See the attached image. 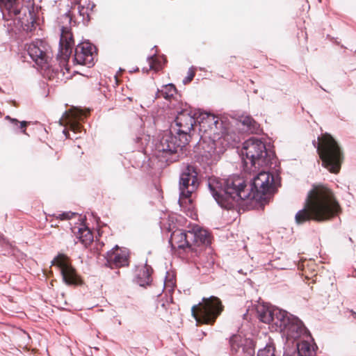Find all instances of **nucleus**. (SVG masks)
Masks as SVG:
<instances>
[{"label":"nucleus","instance_id":"f257e3e1","mask_svg":"<svg viewBox=\"0 0 356 356\" xmlns=\"http://www.w3.org/2000/svg\"><path fill=\"white\" fill-rule=\"evenodd\" d=\"M274 177L268 172H260L253 179L250 190L246 189L245 181L238 175L227 179L211 177L209 188L218 204L226 209H232L242 200L261 201L264 196L273 190Z\"/></svg>","mask_w":356,"mask_h":356},{"label":"nucleus","instance_id":"f03ea898","mask_svg":"<svg viewBox=\"0 0 356 356\" xmlns=\"http://www.w3.org/2000/svg\"><path fill=\"white\" fill-rule=\"evenodd\" d=\"M341 213V208L332 191L328 188L314 186L307 196L304 207L295 216L298 225L307 221L325 222Z\"/></svg>","mask_w":356,"mask_h":356},{"label":"nucleus","instance_id":"7ed1b4c3","mask_svg":"<svg viewBox=\"0 0 356 356\" xmlns=\"http://www.w3.org/2000/svg\"><path fill=\"white\" fill-rule=\"evenodd\" d=\"M0 8L10 31L22 29L26 32H31L35 29L33 13L24 8L22 0H0Z\"/></svg>","mask_w":356,"mask_h":356},{"label":"nucleus","instance_id":"20e7f679","mask_svg":"<svg viewBox=\"0 0 356 356\" xmlns=\"http://www.w3.org/2000/svg\"><path fill=\"white\" fill-rule=\"evenodd\" d=\"M317 152L322 165L334 174L339 172L344 159L343 152L335 139L327 133L318 138Z\"/></svg>","mask_w":356,"mask_h":356},{"label":"nucleus","instance_id":"39448f33","mask_svg":"<svg viewBox=\"0 0 356 356\" xmlns=\"http://www.w3.org/2000/svg\"><path fill=\"white\" fill-rule=\"evenodd\" d=\"M242 154L245 156V163L248 160L255 168L267 167L273 159V152L268 150L265 143L261 139L252 137L244 142Z\"/></svg>","mask_w":356,"mask_h":356},{"label":"nucleus","instance_id":"423d86ee","mask_svg":"<svg viewBox=\"0 0 356 356\" xmlns=\"http://www.w3.org/2000/svg\"><path fill=\"white\" fill-rule=\"evenodd\" d=\"M199 134L204 143L207 140H222L228 143L227 129L223 121L218 116L208 113H199Z\"/></svg>","mask_w":356,"mask_h":356},{"label":"nucleus","instance_id":"0eeeda50","mask_svg":"<svg viewBox=\"0 0 356 356\" xmlns=\"http://www.w3.org/2000/svg\"><path fill=\"white\" fill-rule=\"evenodd\" d=\"M221 300L216 297L204 298L202 301L191 308L192 315L197 324L213 325L223 311Z\"/></svg>","mask_w":356,"mask_h":356},{"label":"nucleus","instance_id":"6e6552de","mask_svg":"<svg viewBox=\"0 0 356 356\" xmlns=\"http://www.w3.org/2000/svg\"><path fill=\"white\" fill-rule=\"evenodd\" d=\"M197 175L196 168L192 165H188L180 175L179 204L185 210L191 209V195L199 186Z\"/></svg>","mask_w":356,"mask_h":356},{"label":"nucleus","instance_id":"1a4fd4ad","mask_svg":"<svg viewBox=\"0 0 356 356\" xmlns=\"http://www.w3.org/2000/svg\"><path fill=\"white\" fill-rule=\"evenodd\" d=\"M198 112L191 107L185 108L177 113L175 120L177 135L182 137L181 144H188L195 133L194 127L200 120Z\"/></svg>","mask_w":356,"mask_h":356},{"label":"nucleus","instance_id":"9d476101","mask_svg":"<svg viewBox=\"0 0 356 356\" xmlns=\"http://www.w3.org/2000/svg\"><path fill=\"white\" fill-rule=\"evenodd\" d=\"M188 237L191 243L187 249V257L192 261L195 262L196 258L199 257L204 252L206 246L211 243V235L207 230L199 226H195L191 230H188Z\"/></svg>","mask_w":356,"mask_h":356},{"label":"nucleus","instance_id":"9b49d317","mask_svg":"<svg viewBox=\"0 0 356 356\" xmlns=\"http://www.w3.org/2000/svg\"><path fill=\"white\" fill-rule=\"evenodd\" d=\"M52 263L59 268L63 280L66 284L74 286L82 284V279L77 273L76 269L72 266L68 257L63 254H59L54 258Z\"/></svg>","mask_w":356,"mask_h":356},{"label":"nucleus","instance_id":"f8f14e48","mask_svg":"<svg viewBox=\"0 0 356 356\" xmlns=\"http://www.w3.org/2000/svg\"><path fill=\"white\" fill-rule=\"evenodd\" d=\"M60 51L57 55V59L61 67H64L69 72L68 61L72 54V47L74 45L72 33L67 27H63L60 38Z\"/></svg>","mask_w":356,"mask_h":356},{"label":"nucleus","instance_id":"ddd939ff","mask_svg":"<svg viewBox=\"0 0 356 356\" xmlns=\"http://www.w3.org/2000/svg\"><path fill=\"white\" fill-rule=\"evenodd\" d=\"M96 49L90 42H81L79 44L74 51V60L79 65L91 67L95 63Z\"/></svg>","mask_w":356,"mask_h":356},{"label":"nucleus","instance_id":"4468645a","mask_svg":"<svg viewBox=\"0 0 356 356\" xmlns=\"http://www.w3.org/2000/svg\"><path fill=\"white\" fill-rule=\"evenodd\" d=\"M182 137L178 138L170 131H165L163 134L160 142L156 145V149L166 155H170L177 152L178 149L185 147L187 144H181Z\"/></svg>","mask_w":356,"mask_h":356},{"label":"nucleus","instance_id":"2eb2a0df","mask_svg":"<svg viewBox=\"0 0 356 356\" xmlns=\"http://www.w3.org/2000/svg\"><path fill=\"white\" fill-rule=\"evenodd\" d=\"M86 117V114L77 108H71L65 111L60 121L63 125L68 127L75 134L81 133L83 126L81 122Z\"/></svg>","mask_w":356,"mask_h":356},{"label":"nucleus","instance_id":"dca6fc26","mask_svg":"<svg viewBox=\"0 0 356 356\" xmlns=\"http://www.w3.org/2000/svg\"><path fill=\"white\" fill-rule=\"evenodd\" d=\"M27 52L32 60L42 67L48 64L50 56L45 43L41 40L36 41L28 45Z\"/></svg>","mask_w":356,"mask_h":356},{"label":"nucleus","instance_id":"f3484780","mask_svg":"<svg viewBox=\"0 0 356 356\" xmlns=\"http://www.w3.org/2000/svg\"><path fill=\"white\" fill-rule=\"evenodd\" d=\"M105 258L106 260L105 266L111 268H119L129 266L128 254L118 245H115L112 250L108 251Z\"/></svg>","mask_w":356,"mask_h":356},{"label":"nucleus","instance_id":"a211bd4d","mask_svg":"<svg viewBox=\"0 0 356 356\" xmlns=\"http://www.w3.org/2000/svg\"><path fill=\"white\" fill-rule=\"evenodd\" d=\"M167 229L168 232H172L169 241L172 248L179 250H183V252L187 255V249L188 247L190 246L191 243L188 241V231L185 232L180 229H174L175 226L171 227L170 225Z\"/></svg>","mask_w":356,"mask_h":356},{"label":"nucleus","instance_id":"6ab92c4d","mask_svg":"<svg viewBox=\"0 0 356 356\" xmlns=\"http://www.w3.org/2000/svg\"><path fill=\"white\" fill-rule=\"evenodd\" d=\"M70 22L84 23L90 20L88 8L81 5L79 0H74L71 3L70 9L66 13Z\"/></svg>","mask_w":356,"mask_h":356},{"label":"nucleus","instance_id":"aec40b11","mask_svg":"<svg viewBox=\"0 0 356 356\" xmlns=\"http://www.w3.org/2000/svg\"><path fill=\"white\" fill-rule=\"evenodd\" d=\"M200 141L202 149L211 157H215L223 154L226 149V147L229 143H224L222 140L214 141L213 140H207L205 143L201 140Z\"/></svg>","mask_w":356,"mask_h":356},{"label":"nucleus","instance_id":"412c9836","mask_svg":"<svg viewBox=\"0 0 356 356\" xmlns=\"http://www.w3.org/2000/svg\"><path fill=\"white\" fill-rule=\"evenodd\" d=\"M284 331L289 337L298 339L306 332V327L300 319L293 317Z\"/></svg>","mask_w":356,"mask_h":356},{"label":"nucleus","instance_id":"4be33fe9","mask_svg":"<svg viewBox=\"0 0 356 356\" xmlns=\"http://www.w3.org/2000/svg\"><path fill=\"white\" fill-rule=\"evenodd\" d=\"M72 232L85 247H88L93 241L92 232L84 225L80 224L78 227H72Z\"/></svg>","mask_w":356,"mask_h":356},{"label":"nucleus","instance_id":"5701e85b","mask_svg":"<svg viewBox=\"0 0 356 356\" xmlns=\"http://www.w3.org/2000/svg\"><path fill=\"white\" fill-rule=\"evenodd\" d=\"M293 317V316H289L285 311L274 309L273 323L284 331Z\"/></svg>","mask_w":356,"mask_h":356},{"label":"nucleus","instance_id":"b1692460","mask_svg":"<svg viewBox=\"0 0 356 356\" xmlns=\"http://www.w3.org/2000/svg\"><path fill=\"white\" fill-rule=\"evenodd\" d=\"M316 264L313 261H303L298 266V269L302 271V275L305 276V279L309 280L316 276L315 270Z\"/></svg>","mask_w":356,"mask_h":356},{"label":"nucleus","instance_id":"393cba45","mask_svg":"<svg viewBox=\"0 0 356 356\" xmlns=\"http://www.w3.org/2000/svg\"><path fill=\"white\" fill-rule=\"evenodd\" d=\"M257 311L258 318L261 322L267 324L273 323L274 309L266 307L265 306H259Z\"/></svg>","mask_w":356,"mask_h":356},{"label":"nucleus","instance_id":"a878e982","mask_svg":"<svg viewBox=\"0 0 356 356\" xmlns=\"http://www.w3.org/2000/svg\"><path fill=\"white\" fill-rule=\"evenodd\" d=\"M177 93V89L175 86L172 84H167L162 86L161 89L158 90L156 92V97H163L165 99H171Z\"/></svg>","mask_w":356,"mask_h":356},{"label":"nucleus","instance_id":"bb28decb","mask_svg":"<svg viewBox=\"0 0 356 356\" xmlns=\"http://www.w3.org/2000/svg\"><path fill=\"white\" fill-rule=\"evenodd\" d=\"M240 122L247 127L251 134H257L260 130L259 124L250 116H242Z\"/></svg>","mask_w":356,"mask_h":356},{"label":"nucleus","instance_id":"cd10ccee","mask_svg":"<svg viewBox=\"0 0 356 356\" xmlns=\"http://www.w3.org/2000/svg\"><path fill=\"white\" fill-rule=\"evenodd\" d=\"M137 279L140 286L148 285L151 282L150 270L147 266L140 269L137 274Z\"/></svg>","mask_w":356,"mask_h":356},{"label":"nucleus","instance_id":"c85d7f7f","mask_svg":"<svg viewBox=\"0 0 356 356\" xmlns=\"http://www.w3.org/2000/svg\"><path fill=\"white\" fill-rule=\"evenodd\" d=\"M299 356H315L316 352L312 345L307 341H302L298 344Z\"/></svg>","mask_w":356,"mask_h":356},{"label":"nucleus","instance_id":"c756f323","mask_svg":"<svg viewBox=\"0 0 356 356\" xmlns=\"http://www.w3.org/2000/svg\"><path fill=\"white\" fill-rule=\"evenodd\" d=\"M232 353H237L240 348H243V338L240 335L234 334L229 339Z\"/></svg>","mask_w":356,"mask_h":356},{"label":"nucleus","instance_id":"7c9ffc66","mask_svg":"<svg viewBox=\"0 0 356 356\" xmlns=\"http://www.w3.org/2000/svg\"><path fill=\"white\" fill-rule=\"evenodd\" d=\"M148 65L149 70L158 72L161 69V63L156 56H152L148 58Z\"/></svg>","mask_w":356,"mask_h":356},{"label":"nucleus","instance_id":"2f4dec72","mask_svg":"<svg viewBox=\"0 0 356 356\" xmlns=\"http://www.w3.org/2000/svg\"><path fill=\"white\" fill-rule=\"evenodd\" d=\"M257 356H275V347L267 345L264 348L259 350Z\"/></svg>","mask_w":356,"mask_h":356},{"label":"nucleus","instance_id":"473e14b6","mask_svg":"<svg viewBox=\"0 0 356 356\" xmlns=\"http://www.w3.org/2000/svg\"><path fill=\"white\" fill-rule=\"evenodd\" d=\"M77 213H73L71 211L63 212L62 213H59L58 215L54 214L53 216L56 219H59L60 220H70L73 217L76 216Z\"/></svg>","mask_w":356,"mask_h":356},{"label":"nucleus","instance_id":"72a5a7b5","mask_svg":"<svg viewBox=\"0 0 356 356\" xmlns=\"http://www.w3.org/2000/svg\"><path fill=\"white\" fill-rule=\"evenodd\" d=\"M243 356H254V348L249 346V347H243Z\"/></svg>","mask_w":356,"mask_h":356},{"label":"nucleus","instance_id":"f704fd0d","mask_svg":"<svg viewBox=\"0 0 356 356\" xmlns=\"http://www.w3.org/2000/svg\"><path fill=\"white\" fill-rule=\"evenodd\" d=\"M195 72L193 70H189L188 72L187 76L184 79L183 82L184 84L189 83L194 78Z\"/></svg>","mask_w":356,"mask_h":356},{"label":"nucleus","instance_id":"c9c22d12","mask_svg":"<svg viewBox=\"0 0 356 356\" xmlns=\"http://www.w3.org/2000/svg\"><path fill=\"white\" fill-rule=\"evenodd\" d=\"M29 124V122L26 121H22L20 122L19 128L22 130V132L24 134H26V128Z\"/></svg>","mask_w":356,"mask_h":356},{"label":"nucleus","instance_id":"e433bc0d","mask_svg":"<svg viewBox=\"0 0 356 356\" xmlns=\"http://www.w3.org/2000/svg\"><path fill=\"white\" fill-rule=\"evenodd\" d=\"M6 119L9 120L12 123L15 124H17L19 123V121L17 119L11 118L10 116H6Z\"/></svg>","mask_w":356,"mask_h":356},{"label":"nucleus","instance_id":"4c0bfd02","mask_svg":"<svg viewBox=\"0 0 356 356\" xmlns=\"http://www.w3.org/2000/svg\"><path fill=\"white\" fill-rule=\"evenodd\" d=\"M63 133H64V134L66 136V137H67V138H70V136H69V132H68V131H67V129H64V130H63Z\"/></svg>","mask_w":356,"mask_h":356},{"label":"nucleus","instance_id":"58836bf2","mask_svg":"<svg viewBox=\"0 0 356 356\" xmlns=\"http://www.w3.org/2000/svg\"><path fill=\"white\" fill-rule=\"evenodd\" d=\"M353 315L356 318V313L355 312L353 313Z\"/></svg>","mask_w":356,"mask_h":356}]
</instances>
